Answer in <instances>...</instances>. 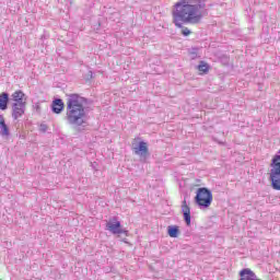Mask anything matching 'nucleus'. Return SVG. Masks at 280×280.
I'll return each mask as SVG.
<instances>
[{
	"mask_svg": "<svg viewBox=\"0 0 280 280\" xmlns=\"http://www.w3.org/2000/svg\"><path fill=\"white\" fill-rule=\"evenodd\" d=\"M86 98L80 94H69L66 107V121L70 126H82L86 124Z\"/></svg>",
	"mask_w": 280,
	"mask_h": 280,
	"instance_id": "nucleus-1",
	"label": "nucleus"
},
{
	"mask_svg": "<svg viewBox=\"0 0 280 280\" xmlns=\"http://www.w3.org/2000/svg\"><path fill=\"white\" fill-rule=\"evenodd\" d=\"M202 8L200 0H179L176 3V18L183 23L198 24L202 21Z\"/></svg>",
	"mask_w": 280,
	"mask_h": 280,
	"instance_id": "nucleus-2",
	"label": "nucleus"
},
{
	"mask_svg": "<svg viewBox=\"0 0 280 280\" xmlns=\"http://www.w3.org/2000/svg\"><path fill=\"white\" fill-rule=\"evenodd\" d=\"M195 201L199 207L208 209V207H211V202H213V194L208 188H199Z\"/></svg>",
	"mask_w": 280,
	"mask_h": 280,
	"instance_id": "nucleus-3",
	"label": "nucleus"
},
{
	"mask_svg": "<svg viewBox=\"0 0 280 280\" xmlns=\"http://www.w3.org/2000/svg\"><path fill=\"white\" fill-rule=\"evenodd\" d=\"M106 230L113 233V235H121L128 233V231L121 229V222L117 221V218H113L106 223Z\"/></svg>",
	"mask_w": 280,
	"mask_h": 280,
	"instance_id": "nucleus-4",
	"label": "nucleus"
},
{
	"mask_svg": "<svg viewBox=\"0 0 280 280\" xmlns=\"http://www.w3.org/2000/svg\"><path fill=\"white\" fill-rule=\"evenodd\" d=\"M135 154L140 156V161H145L150 156V151L148 150V142L140 141L138 147L135 148Z\"/></svg>",
	"mask_w": 280,
	"mask_h": 280,
	"instance_id": "nucleus-5",
	"label": "nucleus"
},
{
	"mask_svg": "<svg viewBox=\"0 0 280 280\" xmlns=\"http://www.w3.org/2000/svg\"><path fill=\"white\" fill-rule=\"evenodd\" d=\"M25 104H12V118L14 120L20 119V117H23L25 115Z\"/></svg>",
	"mask_w": 280,
	"mask_h": 280,
	"instance_id": "nucleus-6",
	"label": "nucleus"
},
{
	"mask_svg": "<svg viewBox=\"0 0 280 280\" xmlns=\"http://www.w3.org/2000/svg\"><path fill=\"white\" fill-rule=\"evenodd\" d=\"M182 213L187 226H191V209L187 206V200L185 199L182 205Z\"/></svg>",
	"mask_w": 280,
	"mask_h": 280,
	"instance_id": "nucleus-7",
	"label": "nucleus"
},
{
	"mask_svg": "<svg viewBox=\"0 0 280 280\" xmlns=\"http://www.w3.org/2000/svg\"><path fill=\"white\" fill-rule=\"evenodd\" d=\"M51 110L55 115H60V113L65 110V103L62 102V98H56L52 101Z\"/></svg>",
	"mask_w": 280,
	"mask_h": 280,
	"instance_id": "nucleus-8",
	"label": "nucleus"
},
{
	"mask_svg": "<svg viewBox=\"0 0 280 280\" xmlns=\"http://www.w3.org/2000/svg\"><path fill=\"white\" fill-rule=\"evenodd\" d=\"M271 172L273 176H280V155H275L271 161Z\"/></svg>",
	"mask_w": 280,
	"mask_h": 280,
	"instance_id": "nucleus-9",
	"label": "nucleus"
},
{
	"mask_svg": "<svg viewBox=\"0 0 280 280\" xmlns=\"http://www.w3.org/2000/svg\"><path fill=\"white\" fill-rule=\"evenodd\" d=\"M0 135L1 137H10V127L5 124L3 115H0Z\"/></svg>",
	"mask_w": 280,
	"mask_h": 280,
	"instance_id": "nucleus-10",
	"label": "nucleus"
},
{
	"mask_svg": "<svg viewBox=\"0 0 280 280\" xmlns=\"http://www.w3.org/2000/svg\"><path fill=\"white\" fill-rule=\"evenodd\" d=\"M25 97V93H23V91H15L13 94H12V100L13 104H25V101L23 100Z\"/></svg>",
	"mask_w": 280,
	"mask_h": 280,
	"instance_id": "nucleus-11",
	"label": "nucleus"
},
{
	"mask_svg": "<svg viewBox=\"0 0 280 280\" xmlns=\"http://www.w3.org/2000/svg\"><path fill=\"white\" fill-rule=\"evenodd\" d=\"M8 102H10V94H0V110H8Z\"/></svg>",
	"mask_w": 280,
	"mask_h": 280,
	"instance_id": "nucleus-12",
	"label": "nucleus"
},
{
	"mask_svg": "<svg viewBox=\"0 0 280 280\" xmlns=\"http://www.w3.org/2000/svg\"><path fill=\"white\" fill-rule=\"evenodd\" d=\"M197 69L199 71V75H206V73H209L211 67H209V63H207L206 61H200Z\"/></svg>",
	"mask_w": 280,
	"mask_h": 280,
	"instance_id": "nucleus-13",
	"label": "nucleus"
},
{
	"mask_svg": "<svg viewBox=\"0 0 280 280\" xmlns=\"http://www.w3.org/2000/svg\"><path fill=\"white\" fill-rule=\"evenodd\" d=\"M271 185L275 189L280 190V176H271Z\"/></svg>",
	"mask_w": 280,
	"mask_h": 280,
	"instance_id": "nucleus-14",
	"label": "nucleus"
},
{
	"mask_svg": "<svg viewBox=\"0 0 280 280\" xmlns=\"http://www.w3.org/2000/svg\"><path fill=\"white\" fill-rule=\"evenodd\" d=\"M168 235L171 237H176V225L168 226Z\"/></svg>",
	"mask_w": 280,
	"mask_h": 280,
	"instance_id": "nucleus-15",
	"label": "nucleus"
},
{
	"mask_svg": "<svg viewBox=\"0 0 280 280\" xmlns=\"http://www.w3.org/2000/svg\"><path fill=\"white\" fill-rule=\"evenodd\" d=\"M182 34L183 36H189V34H191V31H189V28L187 27H182Z\"/></svg>",
	"mask_w": 280,
	"mask_h": 280,
	"instance_id": "nucleus-16",
	"label": "nucleus"
},
{
	"mask_svg": "<svg viewBox=\"0 0 280 280\" xmlns=\"http://www.w3.org/2000/svg\"><path fill=\"white\" fill-rule=\"evenodd\" d=\"M172 16H173V23L176 24V4L173 5Z\"/></svg>",
	"mask_w": 280,
	"mask_h": 280,
	"instance_id": "nucleus-17",
	"label": "nucleus"
},
{
	"mask_svg": "<svg viewBox=\"0 0 280 280\" xmlns=\"http://www.w3.org/2000/svg\"><path fill=\"white\" fill-rule=\"evenodd\" d=\"M47 129H48V127H47V125H45V124H42V125L39 126V131H40V132H47Z\"/></svg>",
	"mask_w": 280,
	"mask_h": 280,
	"instance_id": "nucleus-18",
	"label": "nucleus"
},
{
	"mask_svg": "<svg viewBox=\"0 0 280 280\" xmlns=\"http://www.w3.org/2000/svg\"><path fill=\"white\" fill-rule=\"evenodd\" d=\"M85 80H93V71L89 70L88 74L85 75Z\"/></svg>",
	"mask_w": 280,
	"mask_h": 280,
	"instance_id": "nucleus-19",
	"label": "nucleus"
},
{
	"mask_svg": "<svg viewBox=\"0 0 280 280\" xmlns=\"http://www.w3.org/2000/svg\"><path fill=\"white\" fill-rule=\"evenodd\" d=\"M92 170L97 171V162H91Z\"/></svg>",
	"mask_w": 280,
	"mask_h": 280,
	"instance_id": "nucleus-20",
	"label": "nucleus"
},
{
	"mask_svg": "<svg viewBox=\"0 0 280 280\" xmlns=\"http://www.w3.org/2000/svg\"><path fill=\"white\" fill-rule=\"evenodd\" d=\"M151 187H153V188H154V187H156V185L152 184V185H151Z\"/></svg>",
	"mask_w": 280,
	"mask_h": 280,
	"instance_id": "nucleus-21",
	"label": "nucleus"
}]
</instances>
